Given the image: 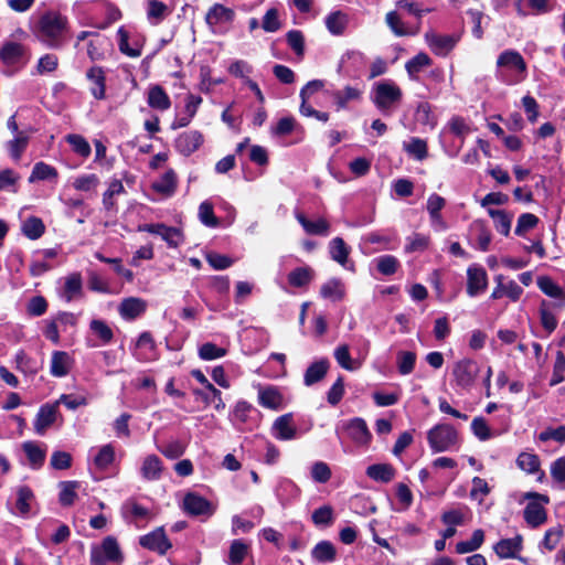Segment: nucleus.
Wrapping results in <instances>:
<instances>
[{"instance_id":"obj_23","label":"nucleus","mask_w":565,"mask_h":565,"mask_svg":"<svg viewBox=\"0 0 565 565\" xmlns=\"http://www.w3.org/2000/svg\"><path fill=\"white\" fill-rule=\"evenodd\" d=\"M62 297L66 302L84 297L83 278L81 273H72L65 278Z\"/></svg>"},{"instance_id":"obj_53","label":"nucleus","mask_w":565,"mask_h":565,"mask_svg":"<svg viewBox=\"0 0 565 565\" xmlns=\"http://www.w3.org/2000/svg\"><path fill=\"white\" fill-rule=\"evenodd\" d=\"M249 550V545L243 540H234L230 545L228 559L231 565H241Z\"/></svg>"},{"instance_id":"obj_51","label":"nucleus","mask_w":565,"mask_h":565,"mask_svg":"<svg viewBox=\"0 0 565 565\" xmlns=\"http://www.w3.org/2000/svg\"><path fill=\"white\" fill-rule=\"evenodd\" d=\"M34 499L33 490L29 486H20L17 489L15 507L21 515H26L30 510V502Z\"/></svg>"},{"instance_id":"obj_12","label":"nucleus","mask_w":565,"mask_h":565,"mask_svg":"<svg viewBox=\"0 0 565 565\" xmlns=\"http://www.w3.org/2000/svg\"><path fill=\"white\" fill-rule=\"evenodd\" d=\"M183 510L191 516H211L214 513L212 503L195 492H189L184 495Z\"/></svg>"},{"instance_id":"obj_43","label":"nucleus","mask_w":565,"mask_h":565,"mask_svg":"<svg viewBox=\"0 0 565 565\" xmlns=\"http://www.w3.org/2000/svg\"><path fill=\"white\" fill-rule=\"evenodd\" d=\"M152 189L157 193L171 195L177 189V174L173 169L167 170L160 180L152 183Z\"/></svg>"},{"instance_id":"obj_13","label":"nucleus","mask_w":565,"mask_h":565,"mask_svg":"<svg viewBox=\"0 0 565 565\" xmlns=\"http://www.w3.org/2000/svg\"><path fill=\"white\" fill-rule=\"evenodd\" d=\"M488 287V275L483 267L471 265L467 269V294L469 297H476L483 292Z\"/></svg>"},{"instance_id":"obj_17","label":"nucleus","mask_w":565,"mask_h":565,"mask_svg":"<svg viewBox=\"0 0 565 565\" xmlns=\"http://www.w3.org/2000/svg\"><path fill=\"white\" fill-rule=\"evenodd\" d=\"M536 282L544 295L557 300L552 302L554 309L565 307V291L550 276H540Z\"/></svg>"},{"instance_id":"obj_7","label":"nucleus","mask_w":565,"mask_h":565,"mask_svg":"<svg viewBox=\"0 0 565 565\" xmlns=\"http://www.w3.org/2000/svg\"><path fill=\"white\" fill-rule=\"evenodd\" d=\"M480 372L479 364L472 359L457 361L451 371L455 385L463 391H470Z\"/></svg>"},{"instance_id":"obj_37","label":"nucleus","mask_w":565,"mask_h":565,"mask_svg":"<svg viewBox=\"0 0 565 565\" xmlns=\"http://www.w3.org/2000/svg\"><path fill=\"white\" fill-rule=\"evenodd\" d=\"M326 28L332 35H342L348 26V15L340 11H333L326 17Z\"/></svg>"},{"instance_id":"obj_48","label":"nucleus","mask_w":565,"mask_h":565,"mask_svg":"<svg viewBox=\"0 0 565 565\" xmlns=\"http://www.w3.org/2000/svg\"><path fill=\"white\" fill-rule=\"evenodd\" d=\"M484 542V532L481 529L473 531L471 539L468 541H460L456 544V553L467 554L477 551Z\"/></svg>"},{"instance_id":"obj_29","label":"nucleus","mask_w":565,"mask_h":565,"mask_svg":"<svg viewBox=\"0 0 565 565\" xmlns=\"http://www.w3.org/2000/svg\"><path fill=\"white\" fill-rule=\"evenodd\" d=\"M315 275V270L308 265L296 267L287 275V281L294 288H307Z\"/></svg>"},{"instance_id":"obj_54","label":"nucleus","mask_w":565,"mask_h":565,"mask_svg":"<svg viewBox=\"0 0 565 565\" xmlns=\"http://www.w3.org/2000/svg\"><path fill=\"white\" fill-rule=\"evenodd\" d=\"M334 520V510L331 505L324 504L316 509L311 514V521L316 526H330Z\"/></svg>"},{"instance_id":"obj_63","label":"nucleus","mask_w":565,"mask_h":565,"mask_svg":"<svg viewBox=\"0 0 565 565\" xmlns=\"http://www.w3.org/2000/svg\"><path fill=\"white\" fill-rule=\"evenodd\" d=\"M226 353V349L217 347L213 342H205L199 348V358L204 361L223 358Z\"/></svg>"},{"instance_id":"obj_10","label":"nucleus","mask_w":565,"mask_h":565,"mask_svg":"<svg viewBox=\"0 0 565 565\" xmlns=\"http://www.w3.org/2000/svg\"><path fill=\"white\" fill-rule=\"evenodd\" d=\"M425 41L435 55L445 57L455 49L459 38L429 31L425 33Z\"/></svg>"},{"instance_id":"obj_36","label":"nucleus","mask_w":565,"mask_h":565,"mask_svg":"<svg viewBox=\"0 0 565 565\" xmlns=\"http://www.w3.org/2000/svg\"><path fill=\"white\" fill-rule=\"evenodd\" d=\"M362 89L359 87L347 85L342 90L332 93V97L338 109H344L349 102L360 100L362 98Z\"/></svg>"},{"instance_id":"obj_33","label":"nucleus","mask_w":565,"mask_h":565,"mask_svg":"<svg viewBox=\"0 0 565 565\" xmlns=\"http://www.w3.org/2000/svg\"><path fill=\"white\" fill-rule=\"evenodd\" d=\"M469 230L471 233L476 234V238H477L476 248L480 249L481 252H488L490 244H491L492 234H491V231L489 230L486 221L484 220H475L470 224Z\"/></svg>"},{"instance_id":"obj_39","label":"nucleus","mask_w":565,"mask_h":565,"mask_svg":"<svg viewBox=\"0 0 565 565\" xmlns=\"http://www.w3.org/2000/svg\"><path fill=\"white\" fill-rule=\"evenodd\" d=\"M385 22L396 36L416 35L419 30L418 28L415 30L407 28L396 11L387 12L385 15Z\"/></svg>"},{"instance_id":"obj_32","label":"nucleus","mask_w":565,"mask_h":565,"mask_svg":"<svg viewBox=\"0 0 565 565\" xmlns=\"http://www.w3.org/2000/svg\"><path fill=\"white\" fill-rule=\"evenodd\" d=\"M294 416L291 413L277 417L273 424V428L277 430L276 437L280 440H290L296 437L297 429L292 425Z\"/></svg>"},{"instance_id":"obj_1","label":"nucleus","mask_w":565,"mask_h":565,"mask_svg":"<svg viewBox=\"0 0 565 565\" xmlns=\"http://www.w3.org/2000/svg\"><path fill=\"white\" fill-rule=\"evenodd\" d=\"M70 31L68 18L58 11L49 10L38 20L35 26L36 38L50 49H62L66 43Z\"/></svg>"},{"instance_id":"obj_50","label":"nucleus","mask_w":565,"mask_h":565,"mask_svg":"<svg viewBox=\"0 0 565 565\" xmlns=\"http://www.w3.org/2000/svg\"><path fill=\"white\" fill-rule=\"evenodd\" d=\"M433 64V60L425 52L417 53L414 57L408 60L405 64V68L409 77H415L424 67H428Z\"/></svg>"},{"instance_id":"obj_6","label":"nucleus","mask_w":565,"mask_h":565,"mask_svg":"<svg viewBox=\"0 0 565 565\" xmlns=\"http://www.w3.org/2000/svg\"><path fill=\"white\" fill-rule=\"evenodd\" d=\"M458 439L457 430L449 424H438L427 433L429 447L434 452H441L456 445Z\"/></svg>"},{"instance_id":"obj_56","label":"nucleus","mask_w":565,"mask_h":565,"mask_svg":"<svg viewBox=\"0 0 565 565\" xmlns=\"http://www.w3.org/2000/svg\"><path fill=\"white\" fill-rule=\"evenodd\" d=\"M20 174L13 169L6 168L0 170V191L18 192Z\"/></svg>"},{"instance_id":"obj_20","label":"nucleus","mask_w":565,"mask_h":565,"mask_svg":"<svg viewBox=\"0 0 565 565\" xmlns=\"http://www.w3.org/2000/svg\"><path fill=\"white\" fill-rule=\"evenodd\" d=\"M57 406L56 404H44L39 408L34 419V430L38 435H44L46 429L52 426L56 420Z\"/></svg>"},{"instance_id":"obj_47","label":"nucleus","mask_w":565,"mask_h":565,"mask_svg":"<svg viewBox=\"0 0 565 565\" xmlns=\"http://www.w3.org/2000/svg\"><path fill=\"white\" fill-rule=\"evenodd\" d=\"M79 487L78 481H61L58 493V502L62 507H71L77 499L76 489Z\"/></svg>"},{"instance_id":"obj_44","label":"nucleus","mask_w":565,"mask_h":565,"mask_svg":"<svg viewBox=\"0 0 565 565\" xmlns=\"http://www.w3.org/2000/svg\"><path fill=\"white\" fill-rule=\"evenodd\" d=\"M329 253L334 262L344 265L348 262L350 247L342 237H334L329 243Z\"/></svg>"},{"instance_id":"obj_28","label":"nucleus","mask_w":565,"mask_h":565,"mask_svg":"<svg viewBox=\"0 0 565 565\" xmlns=\"http://www.w3.org/2000/svg\"><path fill=\"white\" fill-rule=\"evenodd\" d=\"M296 218L309 235L327 236L329 234L330 223L323 217L311 221L303 213H297Z\"/></svg>"},{"instance_id":"obj_22","label":"nucleus","mask_w":565,"mask_h":565,"mask_svg":"<svg viewBox=\"0 0 565 565\" xmlns=\"http://www.w3.org/2000/svg\"><path fill=\"white\" fill-rule=\"evenodd\" d=\"M34 132L33 128L21 130V132H18V135L14 136L13 139L9 140L7 142V150L14 161H19L26 150L31 134Z\"/></svg>"},{"instance_id":"obj_21","label":"nucleus","mask_w":565,"mask_h":565,"mask_svg":"<svg viewBox=\"0 0 565 565\" xmlns=\"http://www.w3.org/2000/svg\"><path fill=\"white\" fill-rule=\"evenodd\" d=\"M235 19V11L222 3H214L205 14V23L214 28L220 23H232Z\"/></svg>"},{"instance_id":"obj_52","label":"nucleus","mask_w":565,"mask_h":565,"mask_svg":"<svg viewBox=\"0 0 565 565\" xmlns=\"http://www.w3.org/2000/svg\"><path fill=\"white\" fill-rule=\"evenodd\" d=\"M94 257L96 259H98L99 262L105 263V264H115V273L117 275L121 276L128 282H132L134 281L135 275H134L132 270L124 267L121 258L106 257L100 252H96L94 254Z\"/></svg>"},{"instance_id":"obj_57","label":"nucleus","mask_w":565,"mask_h":565,"mask_svg":"<svg viewBox=\"0 0 565 565\" xmlns=\"http://www.w3.org/2000/svg\"><path fill=\"white\" fill-rule=\"evenodd\" d=\"M405 151L416 160H424L428 156L427 142L424 139L413 137L408 143L404 145Z\"/></svg>"},{"instance_id":"obj_18","label":"nucleus","mask_w":565,"mask_h":565,"mask_svg":"<svg viewBox=\"0 0 565 565\" xmlns=\"http://www.w3.org/2000/svg\"><path fill=\"white\" fill-rule=\"evenodd\" d=\"M497 66L499 68L513 70L518 74L524 75L527 66L520 52L515 50H505L498 56Z\"/></svg>"},{"instance_id":"obj_11","label":"nucleus","mask_w":565,"mask_h":565,"mask_svg":"<svg viewBox=\"0 0 565 565\" xmlns=\"http://www.w3.org/2000/svg\"><path fill=\"white\" fill-rule=\"evenodd\" d=\"M203 142L204 136L201 131L188 130L175 138L174 148L180 154L189 157L199 150Z\"/></svg>"},{"instance_id":"obj_14","label":"nucleus","mask_w":565,"mask_h":565,"mask_svg":"<svg viewBox=\"0 0 565 565\" xmlns=\"http://www.w3.org/2000/svg\"><path fill=\"white\" fill-rule=\"evenodd\" d=\"M523 548V536L516 534L512 539H502L494 546L493 551L500 558H519L525 563V559L518 556V553Z\"/></svg>"},{"instance_id":"obj_55","label":"nucleus","mask_w":565,"mask_h":565,"mask_svg":"<svg viewBox=\"0 0 565 565\" xmlns=\"http://www.w3.org/2000/svg\"><path fill=\"white\" fill-rule=\"evenodd\" d=\"M66 142L72 147V150L83 158H88L92 152L90 145L81 135L70 134L65 137Z\"/></svg>"},{"instance_id":"obj_3","label":"nucleus","mask_w":565,"mask_h":565,"mask_svg":"<svg viewBox=\"0 0 565 565\" xmlns=\"http://www.w3.org/2000/svg\"><path fill=\"white\" fill-rule=\"evenodd\" d=\"M524 500H529L523 510V518L526 524L532 529H536L544 524L547 521V512L544 504L550 503L548 495L535 491H529L523 493L520 503Z\"/></svg>"},{"instance_id":"obj_42","label":"nucleus","mask_w":565,"mask_h":565,"mask_svg":"<svg viewBox=\"0 0 565 565\" xmlns=\"http://www.w3.org/2000/svg\"><path fill=\"white\" fill-rule=\"evenodd\" d=\"M320 296L334 302L341 301L345 296V290L339 279L332 278L321 286Z\"/></svg>"},{"instance_id":"obj_25","label":"nucleus","mask_w":565,"mask_h":565,"mask_svg":"<svg viewBox=\"0 0 565 565\" xmlns=\"http://www.w3.org/2000/svg\"><path fill=\"white\" fill-rule=\"evenodd\" d=\"M345 429L349 437L359 445H367L372 438L366 422L363 418L355 417L351 419Z\"/></svg>"},{"instance_id":"obj_16","label":"nucleus","mask_w":565,"mask_h":565,"mask_svg":"<svg viewBox=\"0 0 565 565\" xmlns=\"http://www.w3.org/2000/svg\"><path fill=\"white\" fill-rule=\"evenodd\" d=\"M147 310L146 300L138 297L124 298L118 307V312L124 320L132 321L142 316Z\"/></svg>"},{"instance_id":"obj_46","label":"nucleus","mask_w":565,"mask_h":565,"mask_svg":"<svg viewBox=\"0 0 565 565\" xmlns=\"http://www.w3.org/2000/svg\"><path fill=\"white\" fill-rule=\"evenodd\" d=\"M22 233L31 241L39 239L45 232L43 221L38 216L28 217L22 224Z\"/></svg>"},{"instance_id":"obj_2","label":"nucleus","mask_w":565,"mask_h":565,"mask_svg":"<svg viewBox=\"0 0 565 565\" xmlns=\"http://www.w3.org/2000/svg\"><path fill=\"white\" fill-rule=\"evenodd\" d=\"M371 99L380 111L386 114L401 104L403 90L392 79L376 82L372 87Z\"/></svg>"},{"instance_id":"obj_60","label":"nucleus","mask_w":565,"mask_h":565,"mask_svg":"<svg viewBox=\"0 0 565 565\" xmlns=\"http://www.w3.org/2000/svg\"><path fill=\"white\" fill-rule=\"evenodd\" d=\"M399 267L398 259L393 255H382L376 258V269L384 276L394 275Z\"/></svg>"},{"instance_id":"obj_45","label":"nucleus","mask_w":565,"mask_h":565,"mask_svg":"<svg viewBox=\"0 0 565 565\" xmlns=\"http://www.w3.org/2000/svg\"><path fill=\"white\" fill-rule=\"evenodd\" d=\"M57 177L58 172L54 167L43 161H39L34 164L28 181L33 183L35 181L57 179Z\"/></svg>"},{"instance_id":"obj_15","label":"nucleus","mask_w":565,"mask_h":565,"mask_svg":"<svg viewBox=\"0 0 565 565\" xmlns=\"http://www.w3.org/2000/svg\"><path fill=\"white\" fill-rule=\"evenodd\" d=\"M86 79L90 84V94L97 100L106 98V73L102 66L94 65L86 72Z\"/></svg>"},{"instance_id":"obj_31","label":"nucleus","mask_w":565,"mask_h":565,"mask_svg":"<svg viewBox=\"0 0 565 565\" xmlns=\"http://www.w3.org/2000/svg\"><path fill=\"white\" fill-rule=\"evenodd\" d=\"M258 403L265 408L278 411L282 407L284 397L276 387L267 386L259 388Z\"/></svg>"},{"instance_id":"obj_4","label":"nucleus","mask_w":565,"mask_h":565,"mask_svg":"<svg viewBox=\"0 0 565 565\" xmlns=\"http://www.w3.org/2000/svg\"><path fill=\"white\" fill-rule=\"evenodd\" d=\"M124 562V554L115 536H106L100 545H94L90 550L89 565H106L114 563L120 565Z\"/></svg>"},{"instance_id":"obj_5","label":"nucleus","mask_w":565,"mask_h":565,"mask_svg":"<svg viewBox=\"0 0 565 565\" xmlns=\"http://www.w3.org/2000/svg\"><path fill=\"white\" fill-rule=\"evenodd\" d=\"M31 60L28 46L14 41H6L0 49V61L3 65L21 70Z\"/></svg>"},{"instance_id":"obj_27","label":"nucleus","mask_w":565,"mask_h":565,"mask_svg":"<svg viewBox=\"0 0 565 565\" xmlns=\"http://www.w3.org/2000/svg\"><path fill=\"white\" fill-rule=\"evenodd\" d=\"M148 106L152 109L164 111L171 107V99L161 85H151L147 96Z\"/></svg>"},{"instance_id":"obj_58","label":"nucleus","mask_w":565,"mask_h":565,"mask_svg":"<svg viewBox=\"0 0 565 565\" xmlns=\"http://www.w3.org/2000/svg\"><path fill=\"white\" fill-rule=\"evenodd\" d=\"M286 42L288 46L299 57L305 55V35L300 30H289L286 33Z\"/></svg>"},{"instance_id":"obj_24","label":"nucleus","mask_w":565,"mask_h":565,"mask_svg":"<svg viewBox=\"0 0 565 565\" xmlns=\"http://www.w3.org/2000/svg\"><path fill=\"white\" fill-rule=\"evenodd\" d=\"M22 449L26 456L29 466L33 470H39L43 467L46 458V449L33 440H28L22 444Z\"/></svg>"},{"instance_id":"obj_9","label":"nucleus","mask_w":565,"mask_h":565,"mask_svg":"<svg viewBox=\"0 0 565 565\" xmlns=\"http://www.w3.org/2000/svg\"><path fill=\"white\" fill-rule=\"evenodd\" d=\"M139 545L148 551L154 552L160 556L167 554L172 547V543L166 534L163 526H158L153 531L139 537Z\"/></svg>"},{"instance_id":"obj_62","label":"nucleus","mask_w":565,"mask_h":565,"mask_svg":"<svg viewBox=\"0 0 565 565\" xmlns=\"http://www.w3.org/2000/svg\"><path fill=\"white\" fill-rule=\"evenodd\" d=\"M540 218L533 213H522L519 218L514 230V234L516 236L523 237L525 233L539 224Z\"/></svg>"},{"instance_id":"obj_8","label":"nucleus","mask_w":565,"mask_h":565,"mask_svg":"<svg viewBox=\"0 0 565 565\" xmlns=\"http://www.w3.org/2000/svg\"><path fill=\"white\" fill-rule=\"evenodd\" d=\"M138 231L159 235L172 248L179 247L184 242V235L180 228L168 226L164 223L142 224L139 225Z\"/></svg>"},{"instance_id":"obj_61","label":"nucleus","mask_w":565,"mask_h":565,"mask_svg":"<svg viewBox=\"0 0 565 565\" xmlns=\"http://www.w3.org/2000/svg\"><path fill=\"white\" fill-rule=\"evenodd\" d=\"M89 328L100 339L103 344H108L113 341L114 332L104 320L93 319Z\"/></svg>"},{"instance_id":"obj_34","label":"nucleus","mask_w":565,"mask_h":565,"mask_svg":"<svg viewBox=\"0 0 565 565\" xmlns=\"http://www.w3.org/2000/svg\"><path fill=\"white\" fill-rule=\"evenodd\" d=\"M143 479L148 481H156L161 478L162 461L157 455H149L143 459L140 468Z\"/></svg>"},{"instance_id":"obj_40","label":"nucleus","mask_w":565,"mask_h":565,"mask_svg":"<svg viewBox=\"0 0 565 565\" xmlns=\"http://www.w3.org/2000/svg\"><path fill=\"white\" fill-rule=\"evenodd\" d=\"M311 556L319 563H331L337 557V550L330 541H320L312 548Z\"/></svg>"},{"instance_id":"obj_49","label":"nucleus","mask_w":565,"mask_h":565,"mask_svg":"<svg viewBox=\"0 0 565 565\" xmlns=\"http://www.w3.org/2000/svg\"><path fill=\"white\" fill-rule=\"evenodd\" d=\"M191 375L200 383L204 386V388H206L207 391L211 392V394L214 395V397L217 398V403L215 405V411L216 412H222L224 408H225V403L223 402V398H222V392L220 390H217L207 379L206 376L204 375V373L199 370V369H194L191 371Z\"/></svg>"},{"instance_id":"obj_41","label":"nucleus","mask_w":565,"mask_h":565,"mask_svg":"<svg viewBox=\"0 0 565 565\" xmlns=\"http://www.w3.org/2000/svg\"><path fill=\"white\" fill-rule=\"evenodd\" d=\"M552 310H555L553 308L552 302H550V301H547L545 299H542V301L540 303V309H539L540 321H541V324H542L543 329L548 334L554 332L555 329L557 328V319L554 316Z\"/></svg>"},{"instance_id":"obj_64","label":"nucleus","mask_w":565,"mask_h":565,"mask_svg":"<svg viewBox=\"0 0 565 565\" xmlns=\"http://www.w3.org/2000/svg\"><path fill=\"white\" fill-rule=\"evenodd\" d=\"M115 460V449L110 444L103 446L94 458L95 466L104 470L108 468Z\"/></svg>"},{"instance_id":"obj_35","label":"nucleus","mask_w":565,"mask_h":565,"mask_svg":"<svg viewBox=\"0 0 565 565\" xmlns=\"http://www.w3.org/2000/svg\"><path fill=\"white\" fill-rule=\"evenodd\" d=\"M396 475V469L391 463H374L366 468V476L383 483L391 482Z\"/></svg>"},{"instance_id":"obj_19","label":"nucleus","mask_w":565,"mask_h":565,"mask_svg":"<svg viewBox=\"0 0 565 565\" xmlns=\"http://www.w3.org/2000/svg\"><path fill=\"white\" fill-rule=\"evenodd\" d=\"M330 365V361L327 358L311 362L303 373V384L312 386L321 382L327 376Z\"/></svg>"},{"instance_id":"obj_38","label":"nucleus","mask_w":565,"mask_h":565,"mask_svg":"<svg viewBox=\"0 0 565 565\" xmlns=\"http://www.w3.org/2000/svg\"><path fill=\"white\" fill-rule=\"evenodd\" d=\"M488 214L493 218L494 228L503 236H509L513 215L504 210L488 209Z\"/></svg>"},{"instance_id":"obj_26","label":"nucleus","mask_w":565,"mask_h":565,"mask_svg":"<svg viewBox=\"0 0 565 565\" xmlns=\"http://www.w3.org/2000/svg\"><path fill=\"white\" fill-rule=\"evenodd\" d=\"M516 466L529 475L540 473L537 480L542 481L545 477L544 471L541 469V460L536 454L522 451L516 458Z\"/></svg>"},{"instance_id":"obj_30","label":"nucleus","mask_w":565,"mask_h":565,"mask_svg":"<svg viewBox=\"0 0 565 565\" xmlns=\"http://www.w3.org/2000/svg\"><path fill=\"white\" fill-rule=\"evenodd\" d=\"M73 359L65 351H54L51 359V374L55 377H64L70 373Z\"/></svg>"},{"instance_id":"obj_59","label":"nucleus","mask_w":565,"mask_h":565,"mask_svg":"<svg viewBox=\"0 0 565 565\" xmlns=\"http://www.w3.org/2000/svg\"><path fill=\"white\" fill-rule=\"evenodd\" d=\"M416 353L412 351H399L397 354V369L399 374H411L416 364Z\"/></svg>"}]
</instances>
